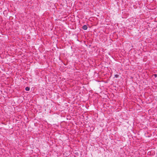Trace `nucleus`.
<instances>
[{"label": "nucleus", "instance_id": "obj_2", "mask_svg": "<svg viewBox=\"0 0 157 157\" xmlns=\"http://www.w3.org/2000/svg\"><path fill=\"white\" fill-rule=\"evenodd\" d=\"M25 90L26 91H29L30 90V88L28 87H27L25 88Z\"/></svg>", "mask_w": 157, "mask_h": 157}, {"label": "nucleus", "instance_id": "obj_1", "mask_svg": "<svg viewBox=\"0 0 157 157\" xmlns=\"http://www.w3.org/2000/svg\"><path fill=\"white\" fill-rule=\"evenodd\" d=\"M82 28L83 29H87V26L86 25H84L82 26Z\"/></svg>", "mask_w": 157, "mask_h": 157}]
</instances>
